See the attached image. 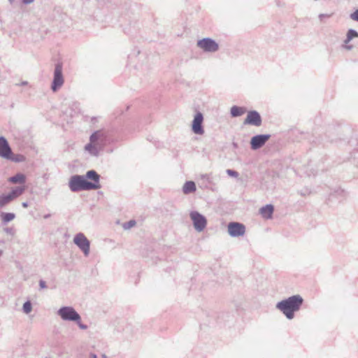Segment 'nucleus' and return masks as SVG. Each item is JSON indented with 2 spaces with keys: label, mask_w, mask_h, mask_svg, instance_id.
<instances>
[{
  "label": "nucleus",
  "mask_w": 358,
  "mask_h": 358,
  "mask_svg": "<svg viewBox=\"0 0 358 358\" xmlns=\"http://www.w3.org/2000/svg\"><path fill=\"white\" fill-rule=\"evenodd\" d=\"M303 303V299L299 296H293L286 300L282 301L277 304L280 309L287 318L292 319L294 313L297 311Z\"/></svg>",
  "instance_id": "f257e3e1"
},
{
  "label": "nucleus",
  "mask_w": 358,
  "mask_h": 358,
  "mask_svg": "<svg viewBox=\"0 0 358 358\" xmlns=\"http://www.w3.org/2000/svg\"><path fill=\"white\" fill-rule=\"evenodd\" d=\"M69 187L73 192L90 189V182L84 176H74L69 181Z\"/></svg>",
  "instance_id": "f03ea898"
},
{
  "label": "nucleus",
  "mask_w": 358,
  "mask_h": 358,
  "mask_svg": "<svg viewBox=\"0 0 358 358\" xmlns=\"http://www.w3.org/2000/svg\"><path fill=\"white\" fill-rule=\"evenodd\" d=\"M58 314L64 320L77 321L80 328H87L86 326H83L81 324H80L78 322L80 320V315L71 307L61 308L58 311Z\"/></svg>",
  "instance_id": "7ed1b4c3"
},
{
  "label": "nucleus",
  "mask_w": 358,
  "mask_h": 358,
  "mask_svg": "<svg viewBox=\"0 0 358 358\" xmlns=\"http://www.w3.org/2000/svg\"><path fill=\"white\" fill-rule=\"evenodd\" d=\"M106 136L103 131H97L91 135V154H96L94 149L96 150L97 148H101L106 142Z\"/></svg>",
  "instance_id": "20e7f679"
},
{
  "label": "nucleus",
  "mask_w": 358,
  "mask_h": 358,
  "mask_svg": "<svg viewBox=\"0 0 358 358\" xmlns=\"http://www.w3.org/2000/svg\"><path fill=\"white\" fill-rule=\"evenodd\" d=\"M64 83V77L62 75V66L58 64L55 66L54 72V79L52 85V89L55 92L58 88L61 87Z\"/></svg>",
  "instance_id": "39448f33"
},
{
  "label": "nucleus",
  "mask_w": 358,
  "mask_h": 358,
  "mask_svg": "<svg viewBox=\"0 0 358 358\" xmlns=\"http://www.w3.org/2000/svg\"><path fill=\"white\" fill-rule=\"evenodd\" d=\"M24 190V187H17L12 190V192L8 195L0 196V208L13 201L14 199L20 196L23 193Z\"/></svg>",
  "instance_id": "423d86ee"
},
{
  "label": "nucleus",
  "mask_w": 358,
  "mask_h": 358,
  "mask_svg": "<svg viewBox=\"0 0 358 358\" xmlns=\"http://www.w3.org/2000/svg\"><path fill=\"white\" fill-rule=\"evenodd\" d=\"M190 217L193 221L194 226L197 231H201L206 227V220L199 213L192 212L190 213Z\"/></svg>",
  "instance_id": "0eeeda50"
},
{
  "label": "nucleus",
  "mask_w": 358,
  "mask_h": 358,
  "mask_svg": "<svg viewBox=\"0 0 358 358\" xmlns=\"http://www.w3.org/2000/svg\"><path fill=\"white\" fill-rule=\"evenodd\" d=\"M228 232L231 236H243L245 227L243 224L238 222H230L228 224Z\"/></svg>",
  "instance_id": "6e6552de"
},
{
  "label": "nucleus",
  "mask_w": 358,
  "mask_h": 358,
  "mask_svg": "<svg viewBox=\"0 0 358 358\" xmlns=\"http://www.w3.org/2000/svg\"><path fill=\"white\" fill-rule=\"evenodd\" d=\"M197 45L205 51L215 52L218 49V45L210 38H203L198 41Z\"/></svg>",
  "instance_id": "1a4fd4ad"
},
{
  "label": "nucleus",
  "mask_w": 358,
  "mask_h": 358,
  "mask_svg": "<svg viewBox=\"0 0 358 358\" xmlns=\"http://www.w3.org/2000/svg\"><path fill=\"white\" fill-rule=\"evenodd\" d=\"M269 134L257 135L253 136L250 141V145L252 150H257L262 147L270 138Z\"/></svg>",
  "instance_id": "9d476101"
},
{
  "label": "nucleus",
  "mask_w": 358,
  "mask_h": 358,
  "mask_svg": "<svg viewBox=\"0 0 358 358\" xmlns=\"http://www.w3.org/2000/svg\"><path fill=\"white\" fill-rule=\"evenodd\" d=\"M243 123L244 124H251L256 127H259L262 124V118L257 112L250 111L248 112Z\"/></svg>",
  "instance_id": "9b49d317"
},
{
  "label": "nucleus",
  "mask_w": 358,
  "mask_h": 358,
  "mask_svg": "<svg viewBox=\"0 0 358 358\" xmlns=\"http://www.w3.org/2000/svg\"><path fill=\"white\" fill-rule=\"evenodd\" d=\"M203 117L201 113H198L195 115L193 122H192V131L196 134H203L204 130L202 127Z\"/></svg>",
  "instance_id": "f8f14e48"
},
{
  "label": "nucleus",
  "mask_w": 358,
  "mask_h": 358,
  "mask_svg": "<svg viewBox=\"0 0 358 358\" xmlns=\"http://www.w3.org/2000/svg\"><path fill=\"white\" fill-rule=\"evenodd\" d=\"M12 151L7 141L0 137V156L6 159H11Z\"/></svg>",
  "instance_id": "ddd939ff"
},
{
  "label": "nucleus",
  "mask_w": 358,
  "mask_h": 358,
  "mask_svg": "<svg viewBox=\"0 0 358 358\" xmlns=\"http://www.w3.org/2000/svg\"><path fill=\"white\" fill-rule=\"evenodd\" d=\"M74 243L85 252L87 254L89 242L87 238L81 234L76 235L74 238Z\"/></svg>",
  "instance_id": "4468645a"
},
{
  "label": "nucleus",
  "mask_w": 358,
  "mask_h": 358,
  "mask_svg": "<svg viewBox=\"0 0 358 358\" xmlns=\"http://www.w3.org/2000/svg\"><path fill=\"white\" fill-rule=\"evenodd\" d=\"M273 210L272 205H266L259 209V213L264 219H270L272 217Z\"/></svg>",
  "instance_id": "2eb2a0df"
},
{
  "label": "nucleus",
  "mask_w": 358,
  "mask_h": 358,
  "mask_svg": "<svg viewBox=\"0 0 358 358\" xmlns=\"http://www.w3.org/2000/svg\"><path fill=\"white\" fill-rule=\"evenodd\" d=\"M99 180V176L94 171H91V189H99L101 187Z\"/></svg>",
  "instance_id": "dca6fc26"
},
{
  "label": "nucleus",
  "mask_w": 358,
  "mask_h": 358,
  "mask_svg": "<svg viewBox=\"0 0 358 358\" xmlns=\"http://www.w3.org/2000/svg\"><path fill=\"white\" fill-rule=\"evenodd\" d=\"M183 193L185 194H189L191 192H194L196 191V185L193 181H187L185 183L182 187Z\"/></svg>",
  "instance_id": "f3484780"
},
{
  "label": "nucleus",
  "mask_w": 358,
  "mask_h": 358,
  "mask_svg": "<svg viewBox=\"0 0 358 358\" xmlns=\"http://www.w3.org/2000/svg\"><path fill=\"white\" fill-rule=\"evenodd\" d=\"M25 179H26V178L24 174L18 173L16 176L10 178L8 179V181L12 183H14V184H15V183L23 184L25 182Z\"/></svg>",
  "instance_id": "a211bd4d"
},
{
  "label": "nucleus",
  "mask_w": 358,
  "mask_h": 358,
  "mask_svg": "<svg viewBox=\"0 0 358 358\" xmlns=\"http://www.w3.org/2000/svg\"><path fill=\"white\" fill-rule=\"evenodd\" d=\"M245 113V109L242 107L233 106L231 108V114L233 117H238L243 115Z\"/></svg>",
  "instance_id": "6ab92c4d"
},
{
  "label": "nucleus",
  "mask_w": 358,
  "mask_h": 358,
  "mask_svg": "<svg viewBox=\"0 0 358 358\" xmlns=\"http://www.w3.org/2000/svg\"><path fill=\"white\" fill-rule=\"evenodd\" d=\"M15 214L11 213H6L1 214V218L4 222H8L13 220L15 218Z\"/></svg>",
  "instance_id": "aec40b11"
},
{
  "label": "nucleus",
  "mask_w": 358,
  "mask_h": 358,
  "mask_svg": "<svg viewBox=\"0 0 358 358\" xmlns=\"http://www.w3.org/2000/svg\"><path fill=\"white\" fill-rule=\"evenodd\" d=\"M355 37H358V33L355 30L350 29L347 34V39L345 41V43H349Z\"/></svg>",
  "instance_id": "412c9836"
},
{
  "label": "nucleus",
  "mask_w": 358,
  "mask_h": 358,
  "mask_svg": "<svg viewBox=\"0 0 358 358\" xmlns=\"http://www.w3.org/2000/svg\"><path fill=\"white\" fill-rule=\"evenodd\" d=\"M13 161L15 162H24L25 160V157L22 155H18L15 157H13V154L11 155V159Z\"/></svg>",
  "instance_id": "4be33fe9"
},
{
  "label": "nucleus",
  "mask_w": 358,
  "mask_h": 358,
  "mask_svg": "<svg viewBox=\"0 0 358 358\" xmlns=\"http://www.w3.org/2000/svg\"><path fill=\"white\" fill-rule=\"evenodd\" d=\"M23 310H24V313H30L31 310V303L29 302V301L24 303V305H23Z\"/></svg>",
  "instance_id": "5701e85b"
},
{
  "label": "nucleus",
  "mask_w": 358,
  "mask_h": 358,
  "mask_svg": "<svg viewBox=\"0 0 358 358\" xmlns=\"http://www.w3.org/2000/svg\"><path fill=\"white\" fill-rule=\"evenodd\" d=\"M136 225V222L134 220H130L129 222L124 223L123 224V227L125 229H129Z\"/></svg>",
  "instance_id": "b1692460"
},
{
  "label": "nucleus",
  "mask_w": 358,
  "mask_h": 358,
  "mask_svg": "<svg viewBox=\"0 0 358 358\" xmlns=\"http://www.w3.org/2000/svg\"><path fill=\"white\" fill-rule=\"evenodd\" d=\"M227 173H228L229 176H233V177H238V173L236 171L231 170V169H228L227 171Z\"/></svg>",
  "instance_id": "393cba45"
},
{
  "label": "nucleus",
  "mask_w": 358,
  "mask_h": 358,
  "mask_svg": "<svg viewBox=\"0 0 358 358\" xmlns=\"http://www.w3.org/2000/svg\"><path fill=\"white\" fill-rule=\"evenodd\" d=\"M350 17L352 20L358 22V10H355L353 13L350 15Z\"/></svg>",
  "instance_id": "a878e982"
},
{
  "label": "nucleus",
  "mask_w": 358,
  "mask_h": 358,
  "mask_svg": "<svg viewBox=\"0 0 358 358\" xmlns=\"http://www.w3.org/2000/svg\"><path fill=\"white\" fill-rule=\"evenodd\" d=\"M40 286H41V288H45V282L44 281L41 280L40 282Z\"/></svg>",
  "instance_id": "bb28decb"
},
{
  "label": "nucleus",
  "mask_w": 358,
  "mask_h": 358,
  "mask_svg": "<svg viewBox=\"0 0 358 358\" xmlns=\"http://www.w3.org/2000/svg\"><path fill=\"white\" fill-rule=\"evenodd\" d=\"M23 3H30L34 1V0H22Z\"/></svg>",
  "instance_id": "cd10ccee"
},
{
  "label": "nucleus",
  "mask_w": 358,
  "mask_h": 358,
  "mask_svg": "<svg viewBox=\"0 0 358 358\" xmlns=\"http://www.w3.org/2000/svg\"><path fill=\"white\" fill-rule=\"evenodd\" d=\"M86 178H90V171H87L85 175Z\"/></svg>",
  "instance_id": "c85d7f7f"
},
{
  "label": "nucleus",
  "mask_w": 358,
  "mask_h": 358,
  "mask_svg": "<svg viewBox=\"0 0 358 358\" xmlns=\"http://www.w3.org/2000/svg\"><path fill=\"white\" fill-rule=\"evenodd\" d=\"M22 206H23L24 208H27V203H22Z\"/></svg>",
  "instance_id": "c756f323"
},
{
  "label": "nucleus",
  "mask_w": 358,
  "mask_h": 358,
  "mask_svg": "<svg viewBox=\"0 0 358 358\" xmlns=\"http://www.w3.org/2000/svg\"><path fill=\"white\" fill-rule=\"evenodd\" d=\"M10 1H12L13 0H10Z\"/></svg>",
  "instance_id": "7c9ffc66"
},
{
  "label": "nucleus",
  "mask_w": 358,
  "mask_h": 358,
  "mask_svg": "<svg viewBox=\"0 0 358 358\" xmlns=\"http://www.w3.org/2000/svg\"><path fill=\"white\" fill-rule=\"evenodd\" d=\"M106 358V357H105Z\"/></svg>",
  "instance_id": "2f4dec72"
}]
</instances>
